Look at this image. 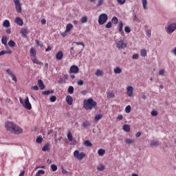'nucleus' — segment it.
<instances>
[{
    "label": "nucleus",
    "instance_id": "1",
    "mask_svg": "<svg viewBox=\"0 0 176 176\" xmlns=\"http://www.w3.org/2000/svg\"><path fill=\"white\" fill-rule=\"evenodd\" d=\"M72 45L74 47L70 49V53L73 57H76L85 49V43L83 42H74Z\"/></svg>",
    "mask_w": 176,
    "mask_h": 176
},
{
    "label": "nucleus",
    "instance_id": "2",
    "mask_svg": "<svg viewBox=\"0 0 176 176\" xmlns=\"http://www.w3.org/2000/svg\"><path fill=\"white\" fill-rule=\"evenodd\" d=\"M5 126L7 131H10V133H13L14 134H21L23 133V129L20 126L10 121H7Z\"/></svg>",
    "mask_w": 176,
    "mask_h": 176
},
{
    "label": "nucleus",
    "instance_id": "3",
    "mask_svg": "<svg viewBox=\"0 0 176 176\" xmlns=\"http://www.w3.org/2000/svg\"><path fill=\"white\" fill-rule=\"evenodd\" d=\"M97 107V102L94 101L93 98L85 100L83 102V108L87 111L96 108Z\"/></svg>",
    "mask_w": 176,
    "mask_h": 176
},
{
    "label": "nucleus",
    "instance_id": "4",
    "mask_svg": "<svg viewBox=\"0 0 176 176\" xmlns=\"http://www.w3.org/2000/svg\"><path fill=\"white\" fill-rule=\"evenodd\" d=\"M19 101L21 104V105L25 109H32V106L31 105V103L30 102V99L28 98V96L26 97L25 101H23V99L21 98H19Z\"/></svg>",
    "mask_w": 176,
    "mask_h": 176
},
{
    "label": "nucleus",
    "instance_id": "5",
    "mask_svg": "<svg viewBox=\"0 0 176 176\" xmlns=\"http://www.w3.org/2000/svg\"><path fill=\"white\" fill-rule=\"evenodd\" d=\"M74 157L77 159V160H82L86 157V153L84 152L80 153L79 151L76 150L74 152Z\"/></svg>",
    "mask_w": 176,
    "mask_h": 176
},
{
    "label": "nucleus",
    "instance_id": "6",
    "mask_svg": "<svg viewBox=\"0 0 176 176\" xmlns=\"http://www.w3.org/2000/svg\"><path fill=\"white\" fill-rule=\"evenodd\" d=\"M108 20V15L107 14H101L98 17V23L100 25H102V24H105L107 21Z\"/></svg>",
    "mask_w": 176,
    "mask_h": 176
},
{
    "label": "nucleus",
    "instance_id": "7",
    "mask_svg": "<svg viewBox=\"0 0 176 176\" xmlns=\"http://www.w3.org/2000/svg\"><path fill=\"white\" fill-rule=\"evenodd\" d=\"M118 49H126L127 47V43L123 40H120L116 42Z\"/></svg>",
    "mask_w": 176,
    "mask_h": 176
},
{
    "label": "nucleus",
    "instance_id": "8",
    "mask_svg": "<svg viewBox=\"0 0 176 176\" xmlns=\"http://www.w3.org/2000/svg\"><path fill=\"white\" fill-rule=\"evenodd\" d=\"M14 3L15 5V9L17 12V13H21L23 12V10L21 9V3H20V0H13Z\"/></svg>",
    "mask_w": 176,
    "mask_h": 176
},
{
    "label": "nucleus",
    "instance_id": "9",
    "mask_svg": "<svg viewBox=\"0 0 176 176\" xmlns=\"http://www.w3.org/2000/svg\"><path fill=\"white\" fill-rule=\"evenodd\" d=\"M69 74V75H71V74H79V67L76 65L71 66Z\"/></svg>",
    "mask_w": 176,
    "mask_h": 176
},
{
    "label": "nucleus",
    "instance_id": "10",
    "mask_svg": "<svg viewBox=\"0 0 176 176\" xmlns=\"http://www.w3.org/2000/svg\"><path fill=\"white\" fill-rule=\"evenodd\" d=\"M176 30V23H171L168 26L167 32L168 34H173V31Z\"/></svg>",
    "mask_w": 176,
    "mask_h": 176
},
{
    "label": "nucleus",
    "instance_id": "11",
    "mask_svg": "<svg viewBox=\"0 0 176 176\" xmlns=\"http://www.w3.org/2000/svg\"><path fill=\"white\" fill-rule=\"evenodd\" d=\"M6 71L8 75H10V76L12 78V80H14L15 83H17V78L16 77V76H14V74H13V72H12L10 69H7Z\"/></svg>",
    "mask_w": 176,
    "mask_h": 176
},
{
    "label": "nucleus",
    "instance_id": "12",
    "mask_svg": "<svg viewBox=\"0 0 176 176\" xmlns=\"http://www.w3.org/2000/svg\"><path fill=\"white\" fill-rule=\"evenodd\" d=\"M133 91H134V88L133 87V86H129L126 87V93L129 97H133Z\"/></svg>",
    "mask_w": 176,
    "mask_h": 176
},
{
    "label": "nucleus",
    "instance_id": "13",
    "mask_svg": "<svg viewBox=\"0 0 176 176\" xmlns=\"http://www.w3.org/2000/svg\"><path fill=\"white\" fill-rule=\"evenodd\" d=\"M31 60L34 64H37L38 65H43V63L39 61L36 56H34L33 58H31Z\"/></svg>",
    "mask_w": 176,
    "mask_h": 176
},
{
    "label": "nucleus",
    "instance_id": "14",
    "mask_svg": "<svg viewBox=\"0 0 176 176\" xmlns=\"http://www.w3.org/2000/svg\"><path fill=\"white\" fill-rule=\"evenodd\" d=\"M14 23H16V24H17L18 25H23V24H24V22L23 21V19H21V18L20 17H16L14 20Z\"/></svg>",
    "mask_w": 176,
    "mask_h": 176
},
{
    "label": "nucleus",
    "instance_id": "15",
    "mask_svg": "<svg viewBox=\"0 0 176 176\" xmlns=\"http://www.w3.org/2000/svg\"><path fill=\"white\" fill-rule=\"evenodd\" d=\"M63 57H64V54H63V52L61 51L58 52V53L56 54V60H62Z\"/></svg>",
    "mask_w": 176,
    "mask_h": 176
},
{
    "label": "nucleus",
    "instance_id": "16",
    "mask_svg": "<svg viewBox=\"0 0 176 176\" xmlns=\"http://www.w3.org/2000/svg\"><path fill=\"white\" fill-rule=\"evenodd\" d=\"M66 101L68 105H72V102H74V98L71 96H67L66 97Z\"/></svg>",
    "mask_w": 176,
    "mask_h": 176
},
{
    "label": "nucleus",
    "instance_id": "17",
    "mask_svg": "<svg viewBox=\"0 0 176 176\" xmlns=\"http://www.w3.org/2000/svg\"><path fill=\"white\" fill-rule=\"evenodd\" d=\"M8 36H3L1 38V43L4 45V46H8Z\"/></svg>",
    "mask_w": 176,
    "mask_h": 176
},
{
    "label": "nucleus",
    "instance_id": "18",
    "mask_svg": "<svg viewBox=\"0 0 176 176\" xmlns=\"http://www.w3.org/2000/svg\"><path fill=\"white\" fill-rule=\"evenodd\" d=\"M30 56L31 58H32L33 57H36V50H35V48L32 47L30 49Z\"/></svg>",
    "mask_w": 176,
    "mask_h": 176
},
{
    "label": "nucleus",
    "instance_id": "19",
    "mask_svg": "<svg viewBox=\"0 0 176 176\" xmlns=\"http://www.w3.org/2000/svg\"><path fill=\"white\" fill-rule=\"evenodd\" d=\"M21 34L24 38L27 37V34H28V30L27 28H23L21 30Z\"/></svg>",
    "mask_w": 176,
    "mask_h": 176
},
{
    "label": "nucleus",
    "instance_id": "20",
    "mask_svg": "<svg viewBox=\"0 0 176 176\" xmlns=\"http://www.w3.org/2000/svg\"><path fill=\"white\" fill-rule=\"evenodd\" d=\"M38 85L41 90H44L45 89V84H43V81L42 80H38Z\"/></svg>",
    "mask_w": 176,
    "mask_h": 176
},
{
    "label": "nucleus",
    "instance_id": "21",
    "mask_svg": "<svg viewBox=\"0 0 176 176\" xmlns=\"http://www.w3.org/2000/svg\"><path fill=\"white\" fill-rule=\"evenodd\" d=\"M3 27L9 28V27H10V21H9V20H5L3 23Z\"/></svg>",
    "mask_w": 176,
    "mask_h": 176
},
{
    "label": "nucleus",
    "instance_id": "22",
    "mask_svg": "<svg viewBox=\"0 0 176 176\" xmlns=\"http://www.w3.org/2000/svg\"><path fill=\"white\" fill-rule=\"evenodd\" d=\"M118 28L119 32H121V33L123 32V22L122 21L119 22Z\"/></svg>",
    "mask_w": 176,
    "mask_h": 176
},
{
    "label": "nucleus",
    "instance_id": "23",
    "mask_svg": "<svg viewBox=\"0 0 176 176\" xmlns=\"http://www.w3.org/2000/svg\"><path fill=\"white\" fill-rule=\"evenodd\" d=\"M73 28L74 25H72V24L68 23L66 26L65 32H69V31H71V30H72Z\"/></svg>",
    "mask_w": 176,
    "mask_h": 176
},
{
    "label": "nucleus",
    "instance_id": "24",
    "mask_svg": "<svg viewBox=\"0 0 176 176\" xmlns=\"http://www.w3.org/2000/svg\"><path fill=\"white\" fill-rule=\"evenodd\" d=\"M122 129H123L124 131L129 133L130 131V125L124 124Z\"/></svg>",
    "mask_w": 176,
    "mask_h": 176
},
{
    "label": "nucleus",
    "instance_id": "25",
    "mask_svg": "<svg viewBox=\"0 0 176 176\" xmlns=\"http://www.w3.org/2000/svg\"><path fill=\"white\" fill-rule=\"evenodd\" d=\"M102 118V114H97L95 116L94 122H98V120Z\"/></svg>",
    "mask_w": 176,
    "mask_h": 176
},
{
    "label": "nucleus",
    "instance_id": "26",
    "mask_svg": "<svg viewBox=\"0 0 176 176\" xmlns=\"http://www.w3.org/2000/svg\"><path fill=\"white\" fill-rule=\"evenodd\" d=\"M53 93H54V91L53 89H51L50 91L47 90L43 91V94L44 96H49V94H53Z\"/></svg>",
    "mask_w": 176,
    "mask_h": 176
},
{
    "label": "nucleus",
    "instance_id": "27",
    "mask_svg": "<svg viewBox=\"0 0 176 176\" xmlns=\"http://www.w3.org/2000/svg\"><path fill=\"white\" fill-rule=\"evenodd\" d=\"M114 74H122V69L119 67H116L113 69Z\"/></svg>",
    "mask_w": 176,
    "mask_h": 176
},
{
    "label": "nucleus",
    "instance_id": "28",
    "mask_svg": "<svg viewBox=\"0 0 176 176\" xmlns=\"http://www.w3.org/2000/svg\"><path fill=\"white\" fill-rule=\"evenodd\" d=\"M95 75L96 76H102V75H104V72H102V70L98 69V70H96Z\"/></svg>",
    "mask_w": 176,
    "mask_h": 176
},
{
    "label": "nucleus",
    "instance_id": "29",
    "mask_svg": "<svg viewBox=\"0 0 176 176\" xmlns=\"http://www.w3.org/2000/svg\"><path fill=\"white\" fill-rule=\"evenodd\" d=\"M43 152H47L50 151L49 148V144H46L43 146V148H42Z\"/></svg>",
    "mask_w": 176,
    "mask_h": 176
},
{
    "label": "nucleus",
    "instance_id": "30",
    "mask_svg": "<svg viewBox=\"0 0 176 176\" xmlns=\"http://www.w3.org/2000/svg\"><path fill=\"white\" fill-rule=\"evenodd\" d=\"M98 154L99 155V156H104V155H105V150L100 148L98 151Z\"/></svg>",
    "mask_w": 176,
    "mask_h": 176
},
{
    "label": "nucleus",
    "instance_id": "31",
    "mask_svg": "<svg viewBox=\"0 0 176 176\" xmlns=\"http://www.w3.org/2000/svg\"><path fill=\"white\" fill-rule=\"evenodd\" d=\"M3 54H12V51L11 50L1 51L0 56H3Z\"/></svg>",
    "mask_w": 176,
    "mask_h": 176
},
{
    "label": "nucleus",
    "instance_id": "32",
    "mask_svg": "<svg viewBox=\"0 0 176 176\" xmlns=\"http://www.w3.org/2000/svg\"><path fill=\"white\" fill-rule=\"evenodd\" d=\"M8 46H10V47H14V46H16V43L13 40H10Z\"/></svg>",
    "mask_w": 176,
    "mask_h": 176
},
{
    "label": "nucleus",
    "instance_id": "33",
    "mask_svg": "<svg viewBox=\"0 0 176 176\" xmlns=\"http://www.w3.org/2000/svg\"><path fill=\"white\" fill-rule=\"evenodd\" d=\"M67 140L70 142H72V140H74V138L72 137V133H71V132H68L67 133Z\"/></svg>",
    "mask_w": 176,
    "mask_h": 176
},
{
    "label": "nucleus",
    "instance_id": "34",
    "mask_svg": "<svg viewBox=\"0 0 176 176\" xmlns=\"http://www.w3.org/2000/svg\"><path fill=\"white\" fill-rule=\"evenodd\" d=\"M140 54L142 57H146V50L145 49L141 50Z\"/></svg>",
    "mask_w": 176,
    "mask_h": 176
},
{
    "label": "nucleus",
    "instance_id": "35",
    "mask_svg": "<svg viewBox=\"0 0 176 176\" xmlns=\"http://www.w3.org/2000/svg\"><path fill=\"white\" fill-rule=\"evenodd\" d=\"M142 5H143V8L145 10L148 9V8L146 7V6L148 5V1L142 0Z\"/></svg>",
    "mask_w": 176,
    "mask_h": 176
},
{
    "label": "nucleus",
    "instance_id": "36",
    "mask_svg": "<svg viewBox=\"0 0 176 176\" xmlns=\"http://www.w3.org/2000/svg\"><path fill=\"white\" fill-rule=\"evenodd\" d=\"M74 87L72 86H69L67 89V92L69 93V94H74Z\"/></svg>",
    "mask_w": 176,
    "mask_h": 176
},
{
    "label": "nucleus",
    "instance_id": "37",
    "mask_svg": "<svg viewBox=\"0 0 176 176\" xmlns=\"http://www.w3.org/2000/svg\"><path fill=\"white\" fill-rule=\"evenodd\" d=\"M111 21H112L113 24H118V23H119V20L118 19V17H116V16H113L111 19Z\"/></svg>",
    "mask_w": 176,
    "mask_h": 176
},
{
    "label": "nucleus",
    "instance_id": "38",
    "mask_svg": "<svg viewBox=\"0 0 176 176\" xmlns=\"http://www.w3.org/2000/svg\"><path fill=\"white\" fill-rule=\"evenodd\" d=\"M90 124H91L90 122L86 121L82 123V126L84 127V129H86V127H89Z\"/></svg>",
    "mask_w": 176,
    "mask_h": 176
},
{
    "label": "nucleus",
    "instance_id": "39",
    "mask_svg": "<svg viewBox=\"0 0 176 176\" xmlns=\"http://www.w3.org/2000/svg\"><path fill=\"white\" fill-rule=\"evenodd\" d=\"M150 145L151 146H158L159 142L157 141H151Z\"/></svg>",
    "mask_w": 176,
    "mask_h": 176
},
{
    "label": "nucleus",
    "instance_id": "40",
    "mask_svg": "<svg viewBox=\"0 0 176 176\" xmlns=\"http://www.w3.org/2000/svg\"><path fill=\"white\" fill-rule=\"evenodd\" d=\"M125 112H126V113H130V112H131V106L128 105V106L125 108Z\"/></svg>",
    "mask_w": 176,
    "mask_h": 176
},
{
    "label": "nucleus",
    "instance_id": "41",
    "mask_svg": "<svg viewBox=\"0 0 176 176\" xmlns=\"http://www.w3.org/2000/svg\"><path fill=\"white\" fill-rule=\"evenodd\" d=\"M97 168L99 171H104V170H105V166H104L102 164H100L97 167Z\"/></svg>",
    "mask_w": 176,
    "mask_h": 176
},
{
    "label": "nucleus",
    "instance_id": "42",
    "mask_svg": "<svg viewBox=\"0 0 176 176\" xmlns=\"http://www.w3.org/2000/svg\"><path fill=\"white\" fill-rule=\"evenodd\" d=\"M115 97V94L113 92H109L107 94V98H113Z\"/></svg>",
    "mask_w": 176,
    "mask_h": 176
},
{
    "label": "nucleus",
    "instance_id": "43",
    "mask_svg": "<svg viewBox=\"0 0 176 176\" xmlns=\"http://www.w3.org/2000/svg\"><path fill=\"white\" fill-rule=\"evenodd\" d=\"M42 141H43V138L41 136L38 137L36 140V142H37V144H42Z\"/></svg>",
    "mask_w": 176,
    "mask_h": 176
},
{
    "label": "nucleus",
    "instance_id": "44",
    "mask_svg": "<svg viewBox=\"0 0 176 176\" xmlns=\"http://www.w3.org/2000/svg\"><path fill=\"white\" fill-rule=\"evenodd\" d=\"M80 21L82 24H85V23H87V16L82 17Z\"/></svg>",
    "mask_w": 176,
    "mask_h": 176
},
{
    "label": "nucleus",
    "instance_id": "45",
    "mask_svg": "<svg viewBox=\"0 0 176 176\" xmlns=\"http://www.w3.org/2000/svg\"><path fill=\"white\" fill-rule=\"evenodd\" d=\"M84 145H85V146H92L93 144H91V142H90V141L86 140L84 142Z\"/></svg>",
    "mask_w": 176,
    "mask_h": 176
},
{
    "label": "nucleus",
    "instance_id": "46",
    "mask_svg": "<svg viewBox=\"0 0 176 176\" xmlns=\"http://www.w3.org/2000/svg\"><path fill=\"white\" fill-rule=\"evenodd\" d=\"M126 144H133L134 142V140L133 139H126L125 140Z\"/></svg>",
    "mask_w": 176,
    "mask_h": 176
},
{
    "label": "nucleus",
    "instance_id": "47",
    "mask_svg": "<svg viewBox=\"0 0 176 176\" xmlns=\"http://www.w3.org/2000/svg\"><path fill=\"white\" fill-rule=\"evenodd\" d=\"M41 174L42 175H43V174H45V170H39L38 171V173L36 174V175L41 176Z\"/></svg>",
    "mask_w": 176,
    "mask_h": 176
},
{
    "label": "nucleus",
    "instance_id": "48",
    "mask_svg": "<svg viewBox=\"0 0 176 176\" xmlns=\"http://www.w3.org/2000/svg\"><path fill=\"white\" fill-rule=\"evenodd\" d=\"M124 31H125V32L130 33V32H131V29H130V27H129V26H125Z\"/></svg>",
    "mask_w": 176,
    "mask_h": 176
},
{
    "label": "nucleus",
    "instance_id": "49",
    "mask_svg": "<svg viewBox=\"0 0 176 176\" xmlns=\"http://www.w3.org/2000/svg\"><path fill=\"white\" fill-rule=\"evenodd\" d=\"M51 168H52V171H57V166L55 164H52Z\"/></svg>",
    "mask_w": 176,
    "mask_h": 176
},
{
    "label": "nucleus",
    "instance_id": "50",
    "mask_svg": "<svg viewBox=\"0 0 176 176\" xmlns=\"http://www.w3.org/2000/svg\"><path fill=\"white\" fill-rule=\"evenodd\" d=\"M106 28H112V22L109 21L106 25Z\"/></svg>",
    "mask_w": 176,
    "mask_h": 176
},
{
    "label": "nucleus",
    "instance_id": "51",
    "mask_svg": "<svg viewBox=\"0 0 176 176\" xmlns=\"http://www.w3.org/2000/svg\"><path fill=\"white\" fill-rule=\"evenodd\" d=\"M56 100H57V98H56L55 96H52L50 98V101H51V102H56Z\"/></svg>",
    "mask_w": 176,
    "mask_h": 176
},
{
    "label": "nucleus",
    "instance_id": "52",
    "mask_svg": "<svg viewBox=\"0 0 176 176\" xmlns=\"http://www.w3.org/2000/svg\"><path fill=\"white\" fill-rule=\"evenodd\" d=\"M83 83H84L83 80H78L77 81V85L78 86H83Z\"/></svg>",
    "mask_w": 176,
    "mask_h": 176
},
{
    "label": "nucleus",
    "instance_id": "53",
    "mask_svg": "<svg viewBox=\"0 0 176 176\" xmlns=\"http://www.w3.org/2000/svg\"><path fill=\"white\" fill-rule=\"evenodd\" d=\"M117 2L120 5H124V3H126V0H117Z\"/></svg>",
    "mask_w": 176,
    "mask_h": 176
},
{
    "label": "nucleus",
    "instance_id": "54",
    "mask_svg": "<svg viewBox=\"0 0 176 176\" xmlns=\"http://www.w3.org/2000/svg\"><path fill=\"white\" fill-rule=\"evenodd\" d=\"M104 3V0H98V3H97V6H101V5H102Z\"/></svg>",
    "mask_w": 176,
    "mask_h": 176
},
{
    "label": "nucleus",
    "instance_id": "55",
    "mask_svg": "<svg viewBox=\"0 0 176 176\" xmlns=\"http://www.w3.org/2000/svg\"><path fill=\"white\" fill-rule=\"evenodd\" d=\"M138 57H139L138 54H135L133 55L132 58H133V60H138Z\"/></svg>",
    "mask_w": 176,
    "mask_h": 176
},
{
    "label": "nucleus",
    "instance_id": "56",
    "mask_svg": "<svg viewBox=\"0 0 176 176\" xmlns=\"http://www.w3.org/2000/svg\"><path fill=\"white\" fill-rule=\"evenodd\" d=\"M58 83L60 84V85H61V84H63V83H65V80H64V79H63V78H59V80H58Z\"/></svg>",
    "mask_w": 176,
    "mask_h": 176
},
{
    "label": "nucleus",
    "instance_id": "57",
    "mask_svg": "<svg viewBox=\"0 0 176 176\" xmlns=\"http://www.w3.org/2000/svg\"><path fill=\"white\" fill-rule=\"evenodd\" d=\"M152 116H157V111H151Z\"/></svg>",
    "mask_w": 176,
    "mask_h": 176
},
{
    "label": "nucleus",
    "instance_id": "58",
    "mask_svg": "<svg viewBox=\"0 0 176 176\" xmlns=\"http://www.w3.org/2000/svg\"><path fill=\"white\" fill-rule=\"evenodd\" d=\"M62 174L67 175V174H68V171H67V170H65V168H62Z\"/></svg>",
    "mask_w": 176,
    "mask_h": 176
},
{
    "label": "nucleus",
    "instance_id": "59",
    "mask_svg": "<svg viewBox=\"0 0 176 176\" xmlns=\"http://www.w3.org/2000/svg\"><path fill=\"white\" fill-rule=\"evenodd\" d=\"M6 34H12V30L10 28H7V29L6 30Z\"/></svg>",
    "mask_w": 176,
    "mask_h": 176
},
{
    "label": "nucleus",
    "instance_id": "60",
    "mask_svg": "<svg viewBox=\"0 0 176 176\" xmlns=\"http://www.w3.org/2000/svg\"><path fill=\"white\" fill-rule=\"evenodd\" d=\"M159 75H164V69L160 70Z\"/></svg>",
    "mask_w": 176,
    "mask_h": 176
},
{
    "label": "nucleus",
    "instance_id": "61",
    "mask_svg": "<svg viewBox=\"0 0 176 176\" xmlns=\"http://www.w3.org/2000/svg\"><path fill=\"white\" fill-rule=\"evenodd\" d=\"M52 50V47L48 45V47L45 49V52H50Z\"/></svg>",
    "mask_w": 176,
    "mask_h": 176
},
{
    "label": "nucleus",
    "instance_id": "62",
    "mask_svg": "<svg viewBox=\"0 0 176 176\" xmlns=\"http://www.w3.org/2000/svg\"><path fill=\"white\" fill-rule=\"evenodd\" d=\"M32 87L33 90H36V91L39 90V88L37 87V85H34Z\"/></svg>",
    "mask_w": 176,
    "mask_h": 176
},
{
    "label": "nucleus",
    "instance_id": "63",
    "mask_svg": "<svg viewBox=\"0 0 176 176\" xmlns=\"http://www.w3.org/2000/svg\"><path fill=\"white\" fill-rule=\"evenodd\" d=\"M135 137L137 138H139V137H141V132H138L136 134H135Z\"/></svg>",
    "mask_w": 176,
    "mask_h": 176
},
{
    "label": "nucleus",
    "instance_id": "64",
    "mask_svg": "<svg viewBox=\"0 0 176 176\" xmlns=\"http://www.w3.org/2000/svg\"><path fill=\"white\" fill-rule=\"evenodd\" d=\"M146 35H147V36H148V37L151 36V30H147V32H146Z\"/></svg>",
    "mask_w": 176,
    "mask_h": 176
}]
</instances>
